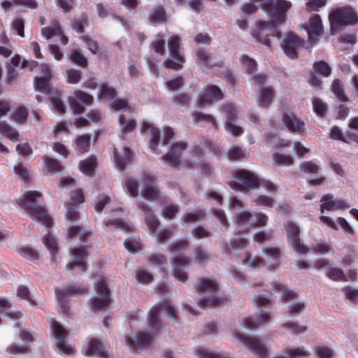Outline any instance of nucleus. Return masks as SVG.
Instances as JSON below:
<instances>
[{
	"instance_id": "obj_1",
	"label": "nucleus",
	"mask_w": 358,
	"mask_h": 358,
	"mask_svg": "<svg viewBox=\"0 0 358 358\" xmlns=\"http://www.w3.org/2000/svg\"><path fill=\"white\" fill-rule=\"evenodd\" d=\"M42 196L38 191H28L18 199V204L27 211L29 215L35 220L41 221L47 229V234L43 237L41 241L51 253H56L57 250V243L53 236L50 234L48 229L52 224V220L48 215L45 208L36 203L38 199Z\"/></svg>"
},
{
	"instance_id": "obj_2",
	"label": "nucleus",
	"mask_w": 358,
	"mask_h": 358,
	"mask_svg": "<svg viewBox=\"0 0 358 358\" xmlns=\"http://www.w3.org/2000/svg\"><path fill=\"white\" fill-rule=\"evenodd\" d=\"M198 289L201 295L199 303L203 308L217 307L224 301V298L220 294L217 283L211 278L200 279Z\"/></svg>"
},
{
	"instance_id": "obj_3",
	"label": "nucleus",
	"mask_w": 358,
	"mask_h": 358,
	"mask_svg": "<svg viewBox=\"0 0 358 358\" xmlns=\"http://www.w3.org/2000/svg\"><path fill=\"white\" fill-rule=\"evenodd\" d=\"M271 21H259L257 22L256 28L252 31L251 35L254 39L268 48H271V43L270 37L280 38V32L278 30L276 25L282 22H277L273 16Z\"/></svg>"
},
{
	"instance_id": "obj_4",
	"label": "nucleus",
	"mask_w": 358,
	"mask_h": 358,
	"mask_svg": "<svg viewBox=\"0 0 358 358\" xmlns=\"http://www.w3.org/2000/svg\"><path fill=\"white\" fill-rule=\"evenodd\" d=\"M329 20L331 34H335L339 27L356 24L358 17L352 8L345 6L332 10L329 15Z\"/></svg>"
},
{
	"instance_id": "obj_5",
	"label": "nucleus",
	"mask_w": 358,
	"mask_h": 358,
	"mask_svg": "<svg viewBox=\"0 0 358 358\" xmlns=\"http://www.w3.org/2000/svg\"><path fill=\"white\" fill-rule=\"evenodd\" d=\"M150 131L152 137L150 142V150L157 153L159 154L160 151L158 149L159 145H169L171 144V140L173 138L174 132L170 127H166L164 129V136L161 140V132L160 130L155 128L151 124L148 122H144L141 128V132L145 133Z\"/></svg>"
},
{
	"instance_id": "obj_6",
	"label": "nucleus",
	"mask_w": 358,
	"mask_h": 358,
	"mask_svg": "<svg viewBox=\"0 0 358 358\" xmlns=\"http://www.w3.org/2000/svg\"><path fill=\"white\" fill-rule=\"evenodd\" d=\"M96 294L91 297L87 306L93 312L104 311L110 303V291L106 280L100 278L94 285Z\"/></svg>"
},
{
	"instance_id": "obj_7",
	"label": "nucleus",
	"mask_w": 358,
	"mask_h": 358,
	"mask_svg": "<svg viewBox=\"0 0 358 358\" xmlns=\"http://www.w3.org/2000/svg\"><path fill=\"white\" fill-rule=\"evenodd\" d=\"M259 2L262 9L277 22H284L285 13L291 8L292 3L287 0H254Z\"/></svg>"
},
{
	"instance_id": "obj_8",
	"label": "nucleus",
	"mask_w": 358,
	"mask_h": 358,
	"mask_svg": "<svg viewBox=\"0 0 358 358\" xmlns=\"http://www.w3.org/2000/svg\"><path fill=\"white\" fill-rule=\"evenodd\" d=\"M162 315H166L173 320H176L177 313L170 302L165 301L156 305L150 310L148 323L152 331H155L159 329V319Z\"/></svg>"
},
{
	"instance_id": "obj_9",
	"label": "nucleus",
	"mask_w": 358,
	"mask_h": 358,
	"mask_svg": "<svg viewBox=\"0 0 358 358\" xmlns=\"http://www.w3.org/2000/svg\"><path fill=\"white\" fill-rule=\"evenodd\" d=\"M284 227L287 232L288 242L294 250L300 255L310 252L308 247L301 242L299 226L292 220H288L284 223Z\"/></svg>"
},
{
	"instance_id": "obj_10",
	"label": "nucleus",
	"mask_w": 358,
	"mask_h": 358,
	"mask_svg": "<svg viewBox=\"0 0 358 358\" xmlns=\"http://www.w3.org/2000/svg\"><path fill=\"white\" fill-rule=\"evenodd\" d=\"M180 39L178 36H172L168 41V48L170 57L174 60L168 58L164 61V66L167 69L178 70L181 69L182 64L185 62V59L179 52Z\"/></svg>"
},
{
	"instance_id": "obj_11",
	"label": "nucleus",
	"mask_w": 358,
	"mask_h": 358,
	"mask_svg": "<svg viewBox=\"0 0 358 358\" xmlns=\"http://www.w3.org/2000/svg\"><path fill=\"white\" fill-rule=\"evenodd\" d=\"M86 290L81 286L68 285L66 287L55 289V296L62 313H67L69 306L66 301L69 296H77Z\"/></svg>"
},
{
	"instance_id": "obj_12",
	"label": "nucleus",
	"mask_w": 358,
	"mask_h": 358,
	"mask_svg": "<svg viewBox=\"0 0 358 358\" xmlns=\"http://www.w3.org/2000/svg\"><path fill=\"white\" fill-rule=\"evenodd\" d=\"M141 182L143 183L142 196L149 201H162L160 190L155 184V178L148 173L142 176Z\"/></svg>"
},
{
	"instance_id": "obj_13",
	"label": "nucleus",
	"mask_w": 358,
	"mask_h": 358,
	"mask_svg": "<svg viewBox=\"0 0 358 358\" xmlns=\"http://www.w3.org/2000/svg\"><path fill=\"white\" fill-rule=\"evenodd\" d=\"M236 178L240 181L229 182V185L234 189L243 191L246 185L250 188L255 189L259 186V178L253 173L247 170H240L236 172Z\"/></svg>"
},
{
	"instance_id": "obj_14",
	"label": "nucleus",
	"mask_w": 358,
	"mask_h": 358,
	"mask_svg": "<svg viewBox=\"0 0 358 358\" xmlns=\"http://www.w3.org/2000/svg\"><path fill=\"white\" fill-rule=\"evenodd\" d=\"M234 338L236 341L244 344L256 358H266L267 356V348L262 341L240 334L234 336Z\"/></svg>"
},
{
	"instance_id": "obj_15",
	"label": "nucleus",
	"mask_w": 358,
	"mask_h": 358,
	"mask_svg": "<svg viewBox=\"0 0 358 358\" xmlns=\"http://www.w3.org/2000/svg\"><path fill=\"white\" fill-rule=\"evenodd\" d=\"M50 329L52 335L57 342V349L62 353L72 355L73 353V348L64 342V340L67 336V332L63 327L57 321H52L50 323Z\"/></svg>"
},
{
	"instance_id": "obj_16",
	"label": "nucleus",
	"mask_w": 358,
	"mask_h": 358,
	"mask_svg": "<svg viewBox=\"0 0 358 358\" xmlns=\"http://www.w3.org/2000/svg\"><path fill=\"white\" fill-rule=\"evenodd\" d=\"M187 143L184 141H177L171 144L170 150L162 157L163 163L166 165L176 167L181 163L182 152L186 149Z\"/></svg>"
},
{
	"instance_id": "obj_17",
	"label": "nucleus",
	"mask_w": 358,
	"mask_h": 358,
	"mask_svg": "<svg viewBox=\"0 0 358 358\" xmlns=\"http://www.w3.org/2000/svg\"><path fill=\"white\" fill-rule=\"evenodd\" d=\"M303 42V40L299 38L295 34L290 32L282 40L280 47L287 57L294 59L297 57V49Z\"/></svg>"
},
{
	"instance_id": "obj_18",
	"label": "nucleus",
	"mask_w": 358,
	"mask_h": 358,
	"mask_svg": "<svg viewBox=\"0 0 358 358\" xmlns=\"http://www.w3.org/2000/svg\"><path fill=\"white\" fill-rule=\"evenodd\" d=\"M223 110L226 113L227 119V122L225 124L226 130L234 136L241 135L243 132V129L236 124L238 116L235 106L232 104L228 103L224 106Z\"/></svg>"
},
{
	"instance_id": "obj_19",
	"label": "nucleus",
	"mask_w": 358,
	"mask_h": 358,
	"mask_svg": "<svg viewBox=\"0 0 358 358\" xmlns=\"http://www.w3.org/2000/svg\"><path fill=\"white\" fill-rule=\"evenodd\" d=\"M10 109V103L6 101H0V117L7 115ZM0 134L5 135L10 141H17L19 134L16 130L10 127L6 122H0Z\"/></svg>"
},
{
	"instance_id": "obj_20",
	"label": "nucleus",
	"mask_w": 358,
	"mask_h": 358,
	"mask_svg": "<svg viewBox=\"0 0 358 358\" xmlns=\"http://www.w3.org/2000/svg\"><path fill=\"white\" fill-rule=\"evenodd\" d=\"M70 255L76 262H69L66 266V269L72 270L75 268H80L83 271L86 269V264L83 260L87 258V252L82 247L73 248L69 249Z\"/></svg>"
},
{
	"instance_id": "obj_21",
	"label": "nucleus",
	"mask_w": 358,
	"mask_h": 358,
	"mask_svg": "<svg viewBox=\"0 0 358 358\" xmlns=\"http://www.w3.org/2000/svg\"><path fill=\"white\" fill-rule=\"evenodd\" d=\"M222 97V94L219 87L215 85H210L204 90L203 94L197 99V104L203 107L210 105Z\"/></svg>"
},
{
	"instance_id": "obj_22",
	"label": "nucleus",
	"mask_w": 358,
	"mask_h": 358,
	"mask_svg": "<svg viewBox=\"0 0 358 358\" xmlns=\"http://www.w3.org/2000/svg\"><path fill=\"white\" fill-rule=\"evenodd\" d=\"M136 206L143 213L145 224L149 229L150 234L154 236L158 231L159 220L152 215V209L145 202L138 201L136 202Z\"/></svg>"
},
{
	"instance_id": "obj_23",
	"label": "nucleus",
	"mask_w": 358,
	"mask_h": 358,
	"mask_svg": "<svg viewBox=\"0 0 358 358\" xmlns=\"http://www.w3.org/2000/svg\"><path fill=\"white\" fill-rule=\"evenodd\" d=\"M334 196L331 194L324 195L321 199V212L324 213V210H337L343 208H349L350 204L343 199L334 200Z\"/></svg>"
},
{
	"instance_id": "obj_24",
	"label": "nucleus",
	"mask_w": 358,
	"mask_h": 358,
	"mask_svg": "<svg viewBox=\"0 0 358 358\" xmlns=\"http://www.w3.org/2000/svg\"><path fill=\"white\" fill-rule=\"evenodd\" d=\"M309 39L315 42L317 38L323 34V26L322 20L319 15H315L310 17L309 24L305 26Z\"/></svg>"
},
{
	"instance_id": "obj_25",
	"label": "nucleus",
	"mask_w": 358,
	"mask_h": 358,
	"mask_svg": "<svg viewBox=\"0 0 358 358\" xmlns=\"http://www.w3.org/2000/svg\"><path fill=\"white\" fill-rule=\"evenodd\" d=\"M191 259L188 257L178 256L173 261V267L175 278L185 282L187 280V275L185 272V268L189 264Z\"/></svg>"
},
{
	"instance_id": "obj_26",
	"label": "nucleus",
	"mask_w": 358,
	"mask_h": 358,
	"mask_svg": "<svg viewBox=\"0 0 358 358\" xmlns=\"http://www.w3.org/2000/svg\"><path fill=\"white\" fill-rule=\"evenodd\" d=\"M282 122L290 132L301 134L305 130L304 122L292 113H285Z\"/></svg>"
},
{
	"instance_id": "obj_27",
	"label": "nucleus",
	"mask_w": 358,
	"mask_h": 358,
	"mask_svg": "<svg viewBox=\"0 0 358 358\" xmlns=\"http://www.w3.org/2000/svg\"><path fill=\"white\" fill-rule=\"evenodd\" d=\"M114 157L116 167L119 171H122L124 166L132 160L133 155L129 148L124 147L121 152L114 149Z\"/></svg>"
},
{
	"instance_id": "obj_28",
	"label": "nucleus",
	"mask_w": 358,
	"mask_h": 358,
	"mask_svg": "<svg viewBox=\"0 0 358 358\" xmlns=\"http://www.w3.org/2000/svg\"><path fill=\"white\" fill-rule=\"evenodd\" d=\"M85 354L86 356H96L100 358H108L107 352L101 343L96 339L90 341L85 351Z\"/></svg>"
},
{
	"instance_id": "obj_29",
	"label": "nucleus",
	"mask_w": 358,
	"mask_h": 358,
	"mask_svg": "<svg viewBox=\"0 0 358 358\" xmlns=\"http://www.w3.org/2000/svg\"><path fill=\"white\" fill-rule=\"evenodd\" d=\"M151 336L147 333H141L136 338V342L130 338H126V345L129 347V348L135 351L137 349V347L141 348H144L150 345L151 341Z\"/></svg>"
},
{
	"instance_id": "obj_30",
	"label": "nucleus",
	"mask_w": 358,
	"mask_h": 358,
	"mask_svg": "<svg viewBox=\"0 0 358 358\" xmlns=\"http://www.w3.org/2000/svg\"><path fill=\"white\" fill-rule=\"evenodd\" d=\"M272 289L275 292L281 293V300L284 303L291 302L296 299V292L286 288L284 285L280 282H273L272 283Z\"/></svg>"
},
{
	"instance_id": "obj_31",
	"label": "nucleus",
	"mask_w": 358,
	"mask_h": 358,
	"mask_svg": "<svg viewBox=\"0 0 358 358\" xmlns=\"http://www.w3.org/2000/svg\"><path fill=\"white\" fill-rule=\"evenodd\" d=\"M273 97V89L269 86H261L257 98L259 106L268 107Z\"/></svg>"
},
{
	"instance_id": "obj_32",
	"label": "nucleus",
	"mask_w": 358,
	"mask_h": 358,
	"mask_svg": "<svg viewBox=\"0 0 358 358\" xmlns=\"http://www.w3.org/2000/svg\"><path fill=\"white\" fill-rule=\"evenodd\" d=\"M268 315L267 313L260 311L253 317H245L243 320V324L246 329H252L256 327L268 320Z\"/></svg>"
},
{
	"instance_id": "obj_33",
	"label": "nucleus",
	"mask_w": 358,
	"mask_h": 358,
	"mask_svg": "<svg viewBox=\"0 0 358 358\" xmlns=\"http://www.w3.org/2000/svg\"><path fill=\"white\" fill-rule=\"evenodd\" d=\"M198 358H231V355L224 352H217L208 348H199L194 352Z\"/></svg>"
},
{
	"instance_id": "obj_34",
	"label": "nucleus",
	"mask_w": 358,
	"mask_h": 358,
	"mask_svg": "<svg viewBox=\"0 0 358 358\" xmlns=\"http://www.w3.org/2000/svg\"><path fill=\"white\" fill-rule=\"evenodd\" d=\"M119 123L123 134L131 132L136 126V121L133 117H127L124 115H120Z\"/></svg>"
},
{
	"instance_id": "obj_35",
	"label": "nucleus",
	"mask_w": 358,
	"mask_h": 358,
	"mask_svg": "<svg viewBox=\"0 0 358 358\" xmlns=\"http://www.w3.org/2000/svg\"><path fill=\"white\" fill-rule=\"evenodd\" d=\"M310 252H314L321 255L333 254L334 252L333 248L327 242L322 240L317 241L310 248Z\"/></svg>"
},
{
	"instance_id": "obj_36",
	"label": "nucleus",
	"mask_w": 358,
	"mask_h": 358,
	"mask_svg": "<svg viewBox=\"0 0 358 358\" xmlns=\"http://www.w3.org/2000/svg\"><path fill=\"white\" fill-rule=\"evenodd\" d=\"M196 57L199 64L203 67L210 68L215 64L213 55L204 50L199 49Z\"/></svg>"
},
{
	"instance_id": "obj_37",
	"label": "nucleus",
	"mask_w": 358,
	"mask_h": 358,
	"mask_svg": "<svg viewBox=\"0 0 358 358\" xmlns=\"http://www.w3.org/2000/svg\"><path fill=\"white\" fill-rule=\"evenodd\" d=\"M15 250L22 257L31 261H37L39 258L38 252L28 245L19 246Z\"/></svg>"
},
{
	"instance_id": "obj_38",
	"label": "nucleus",
	"mask_w": 358,
	"mask_h": 358,
	"mask_svg": "<svg viewBox=\"0 0 358 358\" xmlns=\"http://www.w3.org/2000/svg\"><path fill=\"white\" fill-rule=\"evenodd\" d=\"M43 159L45 162V168L49 173L54 174L62 171V166L57 159L46 155L43 157Z\"/></svg>"
},
{
	"instance_id": "obj_39",
	"label": "nucleus",
	"mask_w": 358,
	"mask_h": 358,
	"mask_svg": "<svg viewBox=\"0 0 358 358\" xmlns=\"http://www.w3.org/2000/svg\"><path fill=\"white\" fill-rule=\"evenodd\" d=\"M96 165V159L94 157H90L79 164L80 170L85 175L91 176L93 174L94 168Z\"/></svg>"
},
{
	"instance_id": "obj_40",
	"label": "nucleus",
	"mask_w": 358,
	"mask_h": 358,
	"mask_svg": "<svg viewBox=\"0 0 358 358\" xmlns=\"http://www.w3.org/2000/svg\"><path fill=\"white\" fill-rule=\"evenodd\" d=\"M266 135L265 143L270 148L285 147L287 146L290 141H285L284 140L279 139L274 134L267 133Z\"/></svg>"
},
{
	"instance_id": "obj_41",
	"label": "nucleus",
	"mask_w": 358,
	"mask_h": 358,
	"mask_svg": "<svg viewBox=\"0 0 358 358\" xmlns=\"http://www.w3.org/2000/svg\"><path fill=\"white\" fill-rule=\"evenodd\" d=\"M273 160L276 166H289L293 164L294 159L289 155L276 152L273 155Z\"/></svg>"
},
{
	"instance_id": "obj_42",
	"label": "nucleus",
	"mask_w": 358,
	"mask_h": 358,
	"mask_svg": "<svg viewBox=\"0 0 358 358\" xmlns=\"http://www.w3.org/2000/svg\"><path fill=\"white\" fill-rule=\"evenodd\" d=\"M253 217V213L248 210H243L236 214V222L240 226H246L245 229H251L250 227V222H252Z\"/></svg>"
},
{
	"instance_id": "obj_43",
	"label": "nucleus",
	"mask_w": 358,
	"mask_h": 358,
	"mask_svg": "<svg viewBox=\"0 0 358 358\" xmlns=\"http://www.w3.org/2000/svg\"><path fill=\"white\" fill-rule=\"evenodd\" d=\"M306 308V302L303 300H298L291 302L287 308V313L292 316L300 315Z\"/></svg>"
},
{
	"instance_id": "obj_44",
	"label": "nucleus",
	"mask_w": 358,
	"mask_h": 358,
	"mask_svg": "<svg viewBox=\"0 0 358 358\" xmlns=\"http://www.w3.org/2000/svg\"><path fill=\"white\" fill-rule=\"evenodd\" d=\"M126 189L131 197H137L139 194V184L137 180L128 177L124 182Z\"/></svg>"
},
{
	"instance_id": "obj_45",
	"label": "nucleus",
	"mask_w": 358,
	"mask_h": 358,
	"mask_svg": "<svg viewBox=\"0 0 358 358\" xmlns=\"http://www.w3.org/2000/svg\"><path fill=\"white\" fill-rule=\"evenodd\" d=\"M205 213L201 210H194L191 212L184 213L182 216V220L186 223H194L203 219Z\"/></svg>"
},
{
	"instance_id": "obj_46",
	"label": "nucleus",
	"mask_w": 358,
	"mask_h": 358,
	"mask_svg": "<svg viewBox=\"0 0 358 358\" xmlns=\"http://www.w3.org/2000/svg\"><path fill=\"white\" fill-rule=\"evenodd\" d=\"M242 262L244 265L252 268H261L264 266V262L260 257L257 256H252L250 253H246L245 255Z\"/></svg>"
},
{
	"instance_id": "obj_47",
	"label": "nucleus",
	"mask_w": 358,
	"mask_h": 358,
	"mask_svg": "<svg viewBox=\"0 0 358 358\" xmlns=\"http://www.w3.org/2000/svg\"><path fill=\"white\" fill-rule=\"evenodd\" d=\"M90 135L83 134L79 136L76 141L77 149L82 153L86 152L90 146Z\"/></svg>"
},
{
	"instance_id": "obj_48",
	"label": "nucleus",
	"mask_w": 358,
	"mask_h": 358,
	"mask_svg": "<svg viewBox=\"0 0 358 358\" xmlns=\"http://www.w3.org/2000/svg\"><path fill=\"white\" fill-rule=\"evenodd\" d=\"M307 355L308 353L303 349L297 348H291L285 355H275L273 358H302Z\"/></svg>"
},
{
	"instance_id": "obj_49",
	"label": "nucleus",
	"mask_w": 358,
	"mask_h": 358,
	"mask_svg": "<svg viewBox=\"0 0 358 358\" xmlns=\"http://www.w3.org/2000/svg\"><path fill=\"white\" fill-rule=\"evenodd\" d=\"M42 35L47 39L52 38L53 36L61 34V27L57 21L52 22V27H44L41 29Z\"/></svg>"
},
{
	"instance_id": "obj_50",
	"label": "nucleus",
	"mask_w": 358,
	"mask_h": 358,
	"mask_svg": "<svg viewBox=\"0 0 358 358\" xmlns=\"http://www.w3.org/2000/svg\"><path fill=\"white\" fill-rule=\"evenodd\" d=\"M112 107L117 111L132 113L134 110V108L129 105L127 101L124 99H116L112 103Z\"/></svg>"
},
{
	"instance_id": "obj_51",
	"label": "nucleus",
	"mask_w": 358,
	"mask_h": 358,
	"mask_svg": "<svg viewBox=\"0 0 358 358\" xmlns=\"http://www.w3.org/2000/svg\"><path fill=\"white\" fill-rule=\"evenodd\" d=\"M313 68L317 73L320 74L324 77L329 76L331 72L330 66L323 60L315 62Z\"/></svg>"
},
{
	"instance_id": "obj_52",
	"label": "nucleus",
	"mask_w": 358,
	"mask_h": 358,
	"mask_svg": "<svg viewBox=\"0 0 358 358\" xmlns=\"http://www.w3.org/2000/svg\"><path fill=\"white\" fill-rule=\"evenodd\" d=\"M248 241L244 237L234 238L229 242L231 250L241 251L246 248Z\"/></svg>"
},
{
	"instance_id": "obj_53",
	"label": "nucleus",
	"mask_w": 358,
	"mask_h": 358,
	"mask_svg": "<svg viewBox=\"0 0 358 358\" xmlns=\"http://www.w3.org/2000/svg\"><path fill=\"white\" fill-rule=\"evenodd\" d=\"M332 92L341 101H348V99L344 93L343 87L340 80H335L333 82Z\"/></svg>"
},
{
	"instance_id": "obj_54",
	"label": "nucleus",
	"mask_w": 358,
	"mask_h": 358,
	"mask_svg": "<svg viewBox=\"0 0 358 358\" xmlns=\"http://www.w3.org/2000/svg\"><path fill=\"white\" fill-rule=\"evenodd\" d=\"M248 154L245 150L236 146L230 148L228 151V157L233 160L245 159L248 157Z\"/></svg>"
},
{
	"instance_id": "obj_55",
	"label": "nucleus",
	"mask_w": 358,
	"mask_h": 358,
	"mask_svg": "<svg viewBox=\"0 0 358 358\" xmlns=\"http://www.w3.org/2000/svg\"><path fill=\"white\" fill-rule=\"evenodd\" d=\"M209 260L210 255L207 250L199 247L195 249V263L202 265L207 263Z\"/></svg>"
},
{
	"instance_id": "obj_56",
	"label": "nucleus",
	"mask_w": 358,
	"mask_h": 358,
	"mask_svg": "<svg viewBox=\"0 0 358 358\" xmlns=\"http://www.w3.org/2000/svg\"><path fill=\"white\" fill-rule=\"evenodd\" d=\"M50 79L46 77L36 78L34 83L35 87L41 92L48 93L50 91Z\"/></svg>"
},
{
	"instance_id": "obj_57",
	"label": "nucleus",
	"mask_w": 358,
	"mask_h": 358,
	"mask_svg": "<svg viewBox=\"0 0 358 358\" xmlns=\"http://www.w3.org/2000/svg\"><path fill=\"white\" fill-rule=\"evenodd\" d=\"M241 62L245 68L248 73H252L257 70V62L247 55L241 57Z\"/></svg>"
},
{
	"instance_id": "obj_58",
	"label": "nucleus",
	"mask_w": 358,
	"mask_h": 358,
	"mask_svg": "<svg viewBox=\"0 0 358 358\" xmlns=\"http://www.w3.org/2000/svg\"><path fill=\"white\" fill-rule=\"evenodd\" d=\"M148 262L164 269L168 264L166 258L162 254H153L148 258Z\"/></svg>"
},
{
	"instance_id": "obj_59",
	"label": "nucleus",
	"mask_w": 358,
	"mask_h": 358,
	"mask_svg": "<svg viewBox=\"0 0 358 358\" xmlns=\"http://www.w3.org/2000/svg\"><path fill=\"white\" fill-rule=\"evenodd\" d=\"M253 220L250 222V227L253 228L255 227H262L266 224L268 217L266 215L262 213H253Z\"/></svg>"
},
{
	"instance_id": "obj_60",
	"label": "nucleus",
	"mask_w": 358,
	"mask_h": 358,
	"mask_svg": "<svg viewBox=\"0 0 358 358\" xmlns=\"http://www.w3.org/2000/svg\"><path fill=\"white\" fill-rule=\"evenodd\" d=\"M149 19L152 23L163 22L165 20V13L160 7L155 8L150 15Z\"/></svg>"
},
{
	"instance_id": "obj_61",
	"label": "nucleus",
	"mask_w": 358,
	"mask_h": 358,
	"mask_svg": "<svg viewBox=\"0 0 358 358\" xmlns=\"http://www.w3.org/2000/svg\"><path fill=\"white\" fill-rule=\"evenodd\" d=\"M313 110L315 113L320 116L323 117L327 112V106L319 98H315L313 100Z\"/></svg>"
},
{
	"instance_id": "obj_62",
	"label": "nucleus",
	"mask_w": 358,
	"mask_h": 358,
	"mask_svg": "<svg viewBox=\"0 0 358 358\" xmlns=\"http://www.w3.org/2000/svg\"><path fill=\"white\" fill-rule=\"evenodd\" d=\"M105 226L107 227L119 229L124 230L129 227V224L125 223L122 219L114 218L109 219L105 222Z\"/></svg>"
},
{
	"instance_id": "obj_63",
	"label": "nucleus",
	"mask_w": 358,
	"mask_h": 358,
	"mask_svg": "<svg viewBox=\"0 0 358 358\" xmlns=\"http://www.w3.org/2000/svg\"><path fill=\"white\" fill-rule=\"evenodd\" d=\"M165 45L164 36L162 34H159L157 40L152 43L155 52L162 55H164L165 53Z\"/></svg>"
},
{
	"instance_id": "obj_64",
	"label": "nucleus",
	"mask_w": 358,
	"mask_h": 358,
	"mask_svg": "<svg viewBox=\"0 0 358 358\" xmlns=\"http://www.w3.org/2000/svg\"><path fill=\"white\" fill-rule=\"evenodd\" d=\"M191 234L196 238H205L211 236V233L203 227H196L192 229Z\"/></svg>"
}]
</instances>
